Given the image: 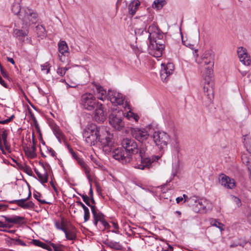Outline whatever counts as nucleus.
<instances>
[{
	"instance_id": "0e129e2a",
	"label": "nucleus",
	"mask_w": 251,
	"mask_h": 251,
	"mask_svg": "<svg viewBox=\"0 0 251 251\" xmlns=\"http://www.w3.org/2000/svg\"><path fill=\"white\" fill-rule=\"evenodd\" d=\"M7 60L8 62L11 63L12 64H15L14 60L12 58L7 57Z\"/></svg>"
},
{
	"instance_id": "5701e85b",
	"label": "nucleus",
	"mask_w": 251,
	"mask_h": 251,
	"mask_svg": "<svg viewBox=\"0 0 251 251\" xmlns=\"http://www.w3.org/2000/svg\"><path fill=\"white\" fill-rule=\"evenodd\" d=\"M100 135L96 134H83V138H85L86 143L88 146H94L98 142L99 136Z\"/></svg>"
},
{
	"instance_id": "a19ab883",
	"label": "nucleus",
	"mask_w": 251,
	"mask_h": 251,
	"mask_svg": "<svg viewBox=\"0 0 251 251\" xmlns=\"http://www.w3.org/2000/svg\"><path fill=\"white\" fill-rule=\"evenodd\" d=\"M68 68L64 67L61 68L59 67L57 69V73L61 76H63L66 74V71L68 70Z\"/></svg>"
},
{
	"instance_id": "aec40b11",
	"label": "nucleus",
	"mask_w": 251,
	"mask_h": 251,
	"mask_svg": "<svg viewBox=\"0 0 251 251\" xmlns=\"http://www.w3.org/2000/svg\"><path fill=\"white\" fill-rule=\"evenodd\" d=\"M58 51L59 52V57L61 61L64 62V58L62 56H68L70 54L69 48L67 44L64 41H60L58 43Z\"/></svg>"
},
{
	"instance_id": "864d4df0",
	"label": "nucleus",
	"mask_w": 251,
	"mask_h": 251,
	"mask_svg": "<svg viewBox=\"0 0 251 251\" xmlns=\"http://www.w3.org/2000/svg\"><path fill=\"white\" fill-rule=\"evenodd\" d=\"M158 30V27L154 25L149 26L148 31H156Z\"/></svg>"
},
{
	"instance_id": "49530a36",
	"label": "nucleus",
	"mask_w": 251,
	"mask_h": 251,
	"mask_svg": "<svg viewBox=\"0 0 251 251\" xmlns=\"http://www.w3.org/2000/svg\"><path fill=\"white\" fill-rule=\"evenodd\" d=\"M24 171L25 172L27 175L29 176H32V171L30 167L28 166L25 165L24 167Z\"/></svg>"
},
{
	"instance_id": "e433bc0d",
	"label": "nucleus",
	"mask_w": 251,
	"mask_h": 251,
	"mask_svg": "<svg viewBox=\"0 0 251 251\" xmlns=\"http://www.w3.org/2000/svg\"><path fill=\"white\" fill-rule=\"evenodd\" d=\"M27 35L26 32H14L13 34V36L20 41H23Z\"/></svg>"
},
{
	"instance_id": "393cba45",
	"label": "nucleus",
	"mask_w": 251,
	"mask_h": 251,
	"mask_svg": "<svg viewBox=\"0 0 251 251\" xmlns=\"http://www.w3.org/2000/svg\"><path fill=\"white\" fill-rule=\"evenodd\" d=\"M64 232L67 240L73 241L76 239V229L74 226H72L71 228H66Z\"/></svg>"
},
{
	"instance_id": "79ce46f5",
	"label": "nucleus",
	"mask_w": 251,
	"mask_h": 251,
	"mask_svg": "<svg viewBox=\"0 0 251 251\" xmlns=\"http://www.w3.org/2000/svg\"><path fill=\"white\" fill-rule=\"evenodd\" d=\"M81 196L83 201L85 202V203L88 206H89L91 208V206H95V205H92V204H90V202L89 201L90 198H89V197L88 196H87L86 195H81Z\"/></svg>"
},
{
	"instance_id": "a18cd8bd",
	"label": "nucleus",
	"mask_w": 251,
	"mask_h": 251,
	"mask_svg": "<svg viewBox=\"0 0 251 251\" xmlns=\"http://www.w3.org/2000/svg\"><path fill=\"white\" fill-rule=\"evenodd\" d=\"M42 71H46V74H48L50 72V67L48 63H46L41 65Z\"/></svg>"
},
{
	"instance_id": "bf43d9fd",
	"label": "nucleus",
	"mask_w": 251,
	"mask_h": 251,
	"mask_svg": "<svg viewBox=\"0 0 251 251\" xmlns=\"http://www.w3.org/2000/svg\"><path fill=\"white\" fill-rule=\"evenodd\" d=\"M162 251H173V248L171 246L168 245L167 249H163Z\"/></svg>"
},
{
	"instance_id": "c9c22d12",
	"label": "nucleus",
	"mask_w": 251,
	"mask_h": 251,
	"mask_svg": "<svg viewBox=\"0 0 251 251\" xmlns=\"http://www.w3.org/2000/svg\"><path fill=\"white\" fill-rule=\"evenodd\" d=\"M126 117L130 120L133 119L136 122H138L139 119V117L137 114H135L130 110L126 113Z\"/></svg>"
},
{
	"instance_id": "f3484780",
	"label": "nucleus",
	"mask_w": 251,
	"mask_h": 251,
	"mask_svg": "<svg viewBox=\"0 0 251 251\" xmlns=\"http://www.w3.org/2000/svg\"><path fill=\"white\" fill-rule=\"evenodd\" d=\"M94 119L98 122H103L106 118V114L104 111L102 104L99 103L94 110Z\"/></svg>"
},
{
	"instance_id": "ddd939ff",
	"label": "nucleus",
	"mask_w": 251,
	"mask_h": 251,
	"mask_svg": "<svg viewBox=\"0 0 251 251\" xmlns=\"http://www.w3.org/2000/svg\"><path fill=\"white\" fill-rule=\"evenodd\" d=\"M68 149L73 157L77 161V163L81 166V168L85 172L87 178L89 180H90V176L89 175L90 169L89 167L85 163L83 160L78 156L77 153L75 152L69 145H68Z\"/></svg>"
},
{
	"instance_id": "052dcab7",
	"label": "nucleus",
	"mask_w": 251,
	"mask_h": 251,
	"mask_svg": "<svg viewBox=\"0 0 251 251\" xmlns=\"http://www.w3.org/2000/svg\"><path fill=\"white\" fill-rule=\"evenodd\" d=\"M66 85H67V87H71V88H75L77 86V85H76L75 83H72L71 85L69 84L68 83L66 82Z\"/></svg>"
},
{
	"instance_id": "cd10ccee",
	"label": "nucleus",
	"mask_w": 251,
	"mask_h": 251,
	"mask_svg": "<svg viewBox=\"0 0 251 251\" xmlns=\"http://www.w3.org/2000/svg\"><path fill=\"white\" fill-rule=\"evenodd\" d=\"M43 165V167L44 169V173L43 174H41V173H40L36 169H34V171H35L36 175L38 177L40 182L42 183H45L48 182V176L47 172L46 170H45V167L43 165Z\"/></svg>"
},
{
	"instance_id": "c85d7f7f",
	"label": "nucleus",
	"mask_w": 251,
	"mask_h": 251,
	"mask_svg": "<svg viewBox=\"0 0 251 251\" xmlns=\"http://www.w3.org/2000/svg\"><path fill=\"white\" fill-rule=\"evenodd\" d=\"M78 205L81 206L84 209V222H87L90 218L89 210L82 202L80 201H76Z\"/></svg>"
},
{
	"instance_id": "4c0bfd02",
	"label": "nucleus",
	"mask_w": 251,
	"mask_h": 251,
	"mask_svg": "<svg viewBox=\"0 0 251 251\" xmlns=\"http://www.w3.org/2000/svg\"><path fill=\"white\" fill-rule=\"evenodd\" d=\"M7 133L5 131H4L2 132L1 134V136L0 137V150L2 151V152H3V147L2 145L1 140L2 141L7 140Z\"/></svg>"
},
{
	"instance_id": "7c9ffc66",
	"label": "nucleus",
	"mask_w": 251,
	"mask_h": 251,
	"mask_svg": "<svg viewBox=\"0 0 251 251\" xmlns=\"http://www.w3.org/2000/svg\"><path fill=\"white\" fill-rule=\"evenodd\" d=\"M209 221L211 226L218 228L221 231L224 230V225L218 222L217 220L211 218L209 219Z\"/></svg>"
},
{
	"instance_id": "774afa93",
	"label": "nucleus",
	"mask_w": 251,
	"mask_h": 251,
	"mask_svg": "<svg viewBox=\"0 0 251 251\" xmlns=\"http://www.w3.org/2000/svg\"><path fill=\"white\" fill-rule=\"evenodd\" d=\"M49 151L52 156H54L55 155V152L51 148H50Z\"/></svg>"
},
{
	"instance_id": "2eb2a0df",
	"label": "nucleus",
	"mask_w": 251,
	"mask_h": 251,
	"mask_svg": "<svg viewBox=\"0 0 251 251\" xmlns=\"http://www.w3.org/2000/svg\"><path fill=\"white\" fill-rule=\"evenodd\" d=\"M0 218L1 220H4L5 222L7 223L6 224H4L3 222H1V227H10V226L9 225V224H20L24 219V217H20L17 215H13L10 217L6 216H1Z\"/></svg>"
},
{
	"instance_id": "8fccbe9b",
	"label": "nucleus",
	"mask_w": 251,
	"mask_h": 251,
	"mask_svg": "<svg viewBox=\"0 0 251 251\" xmlns=\"http://www.w3.org/2000/svg\"><path fill=\"white\" fill-rule=\"evenodd\" d=\"M233 200L234 201V202L236 204L238 207H239L241 205V202L240 200L237 198L236 197L233 196L232 197Z\"/></svg>"
},
{
	"instance_id": "7ed1b4c3",
	"label": "nucleus",
	"mask_w": 251,
	"mask_h": 251,
	"mask_svg": "<svg viewBox=\"0 0 251 251\" xmlns=\"http://www.w3.org/2000/svg\"><path fill=\"white\" fill-rule=\"evenodd\" d=\"M148 45L149 53L155 57H160L162 55L165 49L164 41L163 40V32H149Z\"/></svg>"
},
{
	"instance_id": "6ab92c4d",
	"label": "nucleus",
	"mask_w": 251,
	"mask_h": 251,
	"mask_svg": "<svg viewBox=\"0 0 251 251\" xmlns=\"http://www.w3.org/2000/svg\"><path fill=\"white\" fill-rule=\"evenodd\" d=\"M31 193L30 191L29 192L28 197L25 199L13 200L9 201L10 203H16L18 206L21 207L24 209H30L33 208L34 204L31 201H29L27 202L25 201L29 198L31 196Z\"/></svg>"
},
{
	"instance_id": "f704fd0d",
	"label": "nucleus",
	"mask_w": 251,
	"mask_h": 251,
	"mask_svg": "<svg viewBox=\"0 0 251 251\" xmlns=\"http://www.w3.org/2000/svg\"><path fill=\"white\" fill-rule=\"evenodd\" d=\"M22 9L20 4L18 2H14L11 8L12 11L16 15H20Z\"/></svg>"
},
{
	"instance_id": "69168bd1",
	"label": "nucleus",
	"mask_w": 251,
	"mask_h": 251,
	"mask_svg": "<svg viewBox=\"0 0 251 251\" xmlns=\"http://www.w3.org/2000/svg\"><path fill=\"white\" fill-rule=\"evenodd\" d=\"M183 200V198L182 197H177L176 199V201L177 203H179L180 201Z\"/></svg>"
},
{
	"instance_id": "a211bd4d",
	"label": "nucleus",
	"mask_w": 251,
	"mask_h": 251,
	"mask_svg": "<svg viewBox=\"0 0 251 251\" xmlns=\"http://www.w3.org/2000/svg\"><path fill=\"white\" fill-rule=\"evenodd\" d=\"M105 128L104 127H98L96 125L91 123L88 124L84 129L83 134L100 135Z\"/></svg>"
},
{
	"instance_id": "4468645a",
	"label": "nucleus",
	"mask_w": 251,
	"mask_h": 251,
	"mask_svg": "<svg viewBox=\"0 0 251 251\" xmlns=\"http://www.w3.org/2000/svg\"><path fill=\"white\" fill-rule=\"evenodd\" d=\"M174 71V65L173 63L162 64V68L160 73L162 80L167 81L169 76L173 74Z\"/></svg>"
},
{
	"instance_id": "3c124183",
	"label": "nucleus",
	"mask_w": 251,
	"mask_h": 251,
	"mask_svg": "<svg viewBox=\"0 0 251 251\" xmlns=\"http://www.w3.org/2000/svg\"><path fill=\"white\" fill-rule=\"evenodd\" d=\"M104 227V229H108L110 227L109 224L104 219L102 221L100 222Z\"/></svg>"
},
{
	"instance_id": "f257e3e1",
	"label": "nucleus",
	"mask_w": 251,
	"mask_h": 251,
	"mask_svg": "<svg viewBox=\"0 0 251 251\" xmlns=\"http://www.w3.org/2000/svg\"><path fill=\"white\" fill-rule=\"evenodd\" d=\"M214 59L209 51H205L201 57V67L202 70V76L204 81L203 87L202 100L206 103H211L213 98V82L212 80Z\"/></svg>"
},
{
	"instance_id": "338daca9",
	"label": "nucleus",
	"mask_w": 251,
	"mask_h": 251,
	"mask_svg": "<svg viewBox=\"0 0 251 251\" xmlns=\"http://www.w3.org/2000/svg\"><path fill=\"white\" fill-rule=\"evenodd\" d=\"M184 199V202H185L186 201H188V200H189V198L188 197V196L187 195H186L185 194H183V197Z\"/></svg>"
},
{
	"instance_id": "f03ea898",
	"label": "nucleus",
	"mask_w": 251,
	"mask_h": 251,
	"mask_svg": "<svg viewBox=\"0 0 251 251\" xmlns=\"http://www.w3.org/2000/svg\"><path fill=\"white\" fill-rule=\"evenodd\" d=\"M123 148L127 154L134 155L136 162L134 164V168L140 170L149 168L154 161L158 160L159 156H153L151 158L146 157L145 150L138 148L136 142L133 139L129 138L124 139L122 142Z\"/></svg>"
},
{
	"instance_id": "c03bdc74",
	"label": "nucleus",
	"mask_w": 251,
	"mask_h": 251,
	"mask_svg": "<svg viewBox=\"0 0 251 251\" xmlns=\"http://www.w3.org/2000/svg\"><path fill=\"white\" fill-rule=\"evenodd\" d=\"M14 117V115H13L10 117L6 119V120H0V124H3V125L6 124L10 122L13 120Z\"/></svg>"
},
{
	"instance_id": "0eeeda50",
	"label": "nucleus",
	"mask_w": 251,
	"mask_h": 251,
	"mask_svg": "<svg viewBox=\"0 0 251 251\" xmlns=\"http://www.w3.org/2000/svg\"><path fill=\"white\" fill-rule=\"evenodd\" d=\"M100 102H98L95 97L90 93H86L81 97V104L83 108L88 111L94 110Z\"/></svg>"
},
{
	"instance_id": "f8f14e48",
	"label": "nucleus",
	"mask_w": 251,
	"mask_h": 251,
	"mask_svg": "<svg viewBox=\"0 0 251 251\" xmlns=\"http://www.w3.org/2000/svg\"><path fill=\"white\" fill-rule=\"evenodd\" d=\"M107 99L114 105H122L124 101L123 95L115 90L108 91Z\"/></svg>"
},
{
	"instance_id": "72a5a7b5",
	"label": "nucleus",
	"mask_w": 251,
	"mask_h": 251,
	"mask_svg": "<svg viewBox=\"0 0 251 251\" xmlns=\"http://www.w3.org/2000/svg\"><path fill=\"white\" fill-rule=\"evenodd\" d=\"M244 143L247 151L251 154V138L248 136L245 135Z\"/></svg>"
},
{
	"instance_id": "4d7b16f0",
	"label": "nucleus",
	"mask_w": 251,
	"mask_h": 251,
	"mask_svg": "<svg viewBox=\"0 0 251 251\" xmlns=\"http://www.w3.org/2000/svg\"><path fill=\"white\" fill-rule=\"evenodd\" d=\"M36 31H45V27L41 25H38L35 26Z\"/></svg>"
},
{
	"instance_id": "58836bf2",
	"label": "nucleus",
	"mask_w": 251,
	"mask_h": 251,
	"mask_svg": "<svg viewBox=\"0 0 251 251\" xmlns=\"http://www.w3.org/2000/svg\"><path fill=\"white\" fill-rule=\"evenodd\" d=\"M55 226L57 229L61 230L63 232H65L66 227L64 226V223L63 221L61 222H56L55 223Z\"/></svg>"
},
{
	"instance_id": "9d476101",
	"label": "nucleus",
	"mask_w": 251,
	"mask_h": 251,
	"mask_svg": "<svg viewBox=\"0 0 251 251\" xmlns=\"http://www.w3.org/2000/svg\"><path fill=\"white\" fill-rule=\"evenodd\" d=\"M211 203L205 199H200L194 201L193 210L196 213H205L211 207Z\"/></svg>"
},
{
	"instance_id": "09e8293b",
	"label": "nucleus",
	"mask_w": 251,
	"mask_h": 251,
	"mask_svg": "<svg viewBox=\"0 0 251 251\" xmlns=\"http://www.w3.org/2000/svg\"><path fill=\"white\" fill-rule=\"evenodd\" d=\"M0 73L4 78H8L9 76L7 72L1 66H0Z\"/></svg>"
},
{
	"instance_id": "bb28decb",
	"label": "nucleus",
	"mask_w": 251,
	"mask_h": 251,
	"mask_svg": "<svg viewBox=\"0 0 251 251\" xmlns=\"http://www.w3.org/2000/svg\"><path fill=\"white\" fill-rule=\"evenodd\" d=\"M104 243L106 246L117 251H120L123 249V246L119 242L106 240L104 241Z\"/></svg>"
},
{
	"instance_id": "5fc2aeb1",
	"label": "nucleus",
	"mask_w": 251,
	"mask_h": 251,
	"mask_svg": "<svg viewBox=\"0 0 251 251\" xmlns=\"http://www.w3.org/2000/svg\"><path fill=\"white\" fill-rule=\"evenodd\" d=\"M50 245L53 248L54 251H64L60 248L56 246L54 243H50Z\"/></svg>"
},
{
	"instance_id": "680f3d73",
	"label": "nucleus",
	"mask_w": 251,
	"mask_h": 251,
	"mask_svg": "<svg viewBox=\"0 0 251 251\" xmlns=\"http://www.w3.org/2000/svg\"><path fill=\"white\" fill-rule=\"evenodd\" d=\"M175 145H174V146L176 149V150L178 151L179 149V143L176 139L175 140Z\"/></svg>"
},
{
	"instance_id": "e2e57ef3",
	"label": "nucleus",
	"mask_w": 251,
	"mask_h": 251,
	"mask_svg": "<svg viewBox=\"0 0 251 251\" xmlns=\"http://www.w3.org/2000/svg\"><path fill=\"white\" fill-rule=\"evenodd\" d=\"M88 195L89 196V198L93 197V190L91 187H90V191L88 193Z\"/></svg>"
},
{
	"instance_id": "13d9d810",
	"label": "nucleus",
	"mask_w": 251,
	"mask_h": 251,
	"mask_svg": "<svg viewBox=\"0 0 251 251\" xmlns=\"http://www.w3.org/2000/svg\"><path fill=\"white\" fill-rule=\"evenodd\" d=\"M186 32H179V34L181 37L182 43H183L184 45L187 46L185 43V41L184 40V34H186Z\"/></svg>"
},
{
	"instance_id": "ea45409f",
	"label": "nucleus",
	"mask_w": 251,
	"mask_h": 251,
	"mask_svg": "<svg viewBox=\"0 0 251 251\" xmlns=\"http://www.w3.org/2000/svg\"><path fill=\"white\" fill-rule=\"evenodd\" d=\"M33 197L35 199H36L38 201L42 204L47 203L45 200H42L40 199V198L42 197V195L39 192L37 191L35 192L33 194Z\"/></svg>"
},
{
	"instance_id": "4be33fe9",
	"label": "nucleus",
	"mask_w": 251,
	"mask_h": 251,
	"mask_svg": "<svg viewBox=\"0 0 251 251\" xmlns=\"http://www.w3.org/2000/svg\"><path fill=\"white\" fill-rule=\"evenodd\" d=\"M91 211L94 218V224L97 226L98 222H101L104 219V215L97 211L96 206H91Z\"/></svg>"
},
{
	"instance_id": "c756f323",
	"label": "nucleus",
	"mask_w": 251,
	"mask_h": 251,
	"mask_svg": "<svg viewBox=\"0 0 251 251\" xmlns=\"http://www.w3.org/2000/svg\"><path fill=\"white\" fill-rule=\"evenodd\" d=\"M52 130L54 134L58 139L59 141L60 142L61 139H63V134L62 131L60 130L59 127L56 125H55L52 127Z\"/></svg>"
},
{
	"instance_id": "423d86ee",
	"label": "nucleus",
	"mask_w": 251,
	"mask_h": 251,
	"mask_svg": "<svg viewBox=\"0 0 251 251\" xmlns=\"http://www.w3.org/2000/svg\"><path fill=\"white\" fill-rule=\"evenodd\" d=\"M152 138L158 149L164 152L167 149L168 144L170 141V136L164 131H155L152 134Z\"/></svg>"
},
{
	"instance_id": "dca6fc26",
	"label": "nucleus",
	"mask_w": 251,
	"mask_h": 251,
	"mask_svg": "<svg viewBox=\"0 0 251 251\" xmlns=\"http://www.w3.org/2000/svg\"><path fill=\"white\" fill-rule=\"evenodd\" d=\"M237 54L240 61L245 65L249 66L251 64V60L247 50L240 47L237 49Z\"/></svg>"
},
{
	"instance_id": "de8ad7c7",
	"label": "nucleus",
	"mask_w": 251,
	"mask_h": 251,
	"mask_svg": "<svg viewBox=\"0 0 251 251\" xmlns=\"http://www.w3.org/2000/svg\"><path fill=\"white\" fill-rule=\"evenodd\" d=\"M3 144L5 147V149L6 151H7L9 152H11L10 150V146L9 145L7 140L3 141Z\"/></svg>"
},
{
	"instance_id": "20e7f679",
	"label": "nucleus",
	"mask_w": 251,
	"mask_h": 251,
	"mask_svg": "<svg viewBox=\"0 0 251 251\" xmlns=\"http://www.w3.org/2000/svg\"><path fill=\"white\" fill-rule=\"evenodd\" d=\"M20 19L23 21V24L27 27L35 24L38 20V17L34 10L27 7H24L21 11Z\"/></svg>"
},
{
	"instance_id": "412c9836",
	"label": "nucleus",
	"mask_w": 251,
	"mask_h": 251,
	"mask_svg": "<svg viewBox=\"0 0 251 251\" xmlns=\"http://www.w3.org/2000/svg\"><path fill=\"white\" fill-rule=\"evenodd\" d=\"M219 182L222 185L229 189H232L235 187V181L230 179L226 175H222L220 176Z\"/></svg>"
},
{
	"instance_id": "6e6552de",
	"label": "nucleus",
	"mask_w": 251,
	"mask_h": 251,
	"mask_svg": "<svg viewBox=\"0 0 251 251\" xmlns=\"http://www.w3.org/2000/svg\"><path fill=\"white\" fill-rule=\"evenodd\" d=\"M123 114V112L118 111L111 113L109 116V124L114 129L119 131L123 130L125 127Z\"/></svg>"
},
{
	"instance_id": "6e6d98bb",
	"label": "nucleus",
	"mask_w": 251,
	"mask_h": 251,
	"mask_svg": "<svg viewBox=\"0 0 251 251\" xmlns=\"http://www.w3.org/2000/svg\"><path fill=\"white\" fill-rule=\"evenodd\" d=\"M41 248L46 249L49 251H52L51 247L50 245L44 243H43Z\"/></svg>"
},
{
	"instance_id": "1a4fd4ad",
	"label": "nucleus",
	"mask_w": 251,
	"mask_h": 251,
	"mask_svg": "<svg viewBox=\"0 0 251 251\" xmlns=\"http://www.w3.org/2000/svg\"><path fill=\"white\" fill-rule=\"evenodd\" d=\"M110 153L115 159L118 160L123 164L128 163L132 159L131 154H127L123 148L112 149Z\"/></svg>"
},
{
	"instance_id": "9b49d317",
	"label": "nucleus",
	"mask_w": 251,
	"mask_h": 251,
	"mask_svg": "<svg viewBox=\"0 0 251 251\" xmlns=\"http://www.w3.org/2000/svg\"><path fill=\"white\" fill-rule=\"evenodd\" d=\"M132 136L140 142H143L149 137L148 130L144 128H132L131 129Z\"/></svg>"
},
{
	"instance_id": "b1692460",
	"label": "nucleus",
	"mask_w": 251,
	"mask_h": 251,
	"mask_svg": "<svg viewBox=\"0 0 251 251\" xmlns=\"http://www.w3.org/2000/svg\"><path fill=\"white\" fill-rule=\"evenodd\" d=\"M96 88V93L97 98L100 100H104L107 98L106 91L99 84H94Z\"/></svg>"
},
{
	"instance_id": "a878e982",
	"label": "nucleus",
	"mask_w": 251,
	"mask_h": 251,
	"mask_svg": "<svg viewBox=\"0 0 251 251\" xmlns=\"http://www.w3.org/2000/svg\"><path fill=\"white\" fill-rule=\"evenodd\" d=\"M140 5V2L138 0H133L130 2L128 6L129 14L133 16Z\"/></svg>"
},
{
	"instance_id": "603ef678",
	"label": "nucleus",
	"mask_w": 251,
	"mask_h": 251,
	"mask_svg": "<svg viewBox=\"0 0 251 251\" xmlns=\"http://www.w3.org/2000/svg\"><path fill=\"white\" fill-rule=\"evenodd\" d=\"M32 242L34 245L40 247H42V246L43 244V242H42L38 240H33Z\"/></svg>"
},
{
	"instance_id": "473e14b6",
	"label": "nucleus",
	"mask_w": 251,
	"mask_h": 251,
	"mask_svg": "<svg viewBox=\"0 0 251 251\" xmlns=\"http://www.w3.org/2000/svg\"><path fill=\"white\" fill-rule=\"evenodd\" d=\"M26 155L31 158H34L36 156V149L34 146H32L31 148H27L25 150Z\"/></svg>"
},
{
	"instance_id": "2f4dec72",
	"label": "nucleus",
	"mask_w": 251,
	"mask_h": 251,
	"mask_svg": "<svg viewBox=\"0 0 251 251\" xmlns=\"http://www.w3.org/2000/svg\"><path fill=\"white\" fill-rule=\"evenodd\" d=\"M165 0H155L152 4V7L157 10L161 9L165 4Z\"/></svg>"
},
{
	"instance_id": "37998d69",
	"label": "nucleus",
	"mask_w": 251,
	"mask_h": 251,
	"mask_svg": "<svg viewBox=\"0 0 251 251\" xmlns=\"http://www.w3.org/2000/svg\"><path fill=\"white\" fill-rule=\"evenodd\" d=\"M12 240L13 241V242L16 245H19L23 246H25V244L24 243V242L20 239H12Z\"/></svg>"
},
{
	"instance_id": "39448f33",
	"label": "nucleus",
	"mask_w": 251,
	"mask_h": 251,
	"mask_svg": "<svg viewBox=\"0 0 251 251\" xmlns=\"http://www.w3.org/2000/svg\"><path fill=\"white\" fill-rule=\"evenodd\" d=\"M112 135L106 129L102 132L99 136L98 142L103 151L107 154L111 152L114 145Z\"/></svg>"
}]
</instances>
